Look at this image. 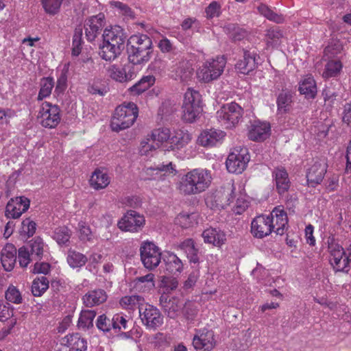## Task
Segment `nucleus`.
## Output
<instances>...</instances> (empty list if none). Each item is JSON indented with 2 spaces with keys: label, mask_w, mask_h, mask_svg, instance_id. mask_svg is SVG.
<instances>
[{
  "label": "nucleus",
  "mask_w": 351,
  "mask_h": 351,
  "mask_svg": "<svg viewBox=\"0 0 351 351\" xmlns=\"http://www.w3.org/2000/svg\"><path fill=\"white\" fill-rule=\"evenodd\" d=\"M212 179L210 171L205 169H194L180 178L176 189L184 196L198 195L209 188Z\"/></svg>",
  "instance_id": "1"
},
{
  "label": "nucleus",
  "mask_w": 351,
  "mask_h": 351,
  "mask_svg": "<svg viewBox=\"0 0 351 351\" xmlns=\"http://www.w3.org/2000/svg\"><path fill=\"white\" fill-rule=\"evenodd\" d=\"M154 52L152 39L145 34L130 36L128 45V60L133 64H145L148 62Z\"/></svg>",
  "instance_id": "2"
},
{
  "label": "nucleus",
  "mask_w": 351,
  "mask_h": 351,
  "mask_svg": "<svg viewBox=\"0 0 351 351\" xmlns=\"http://www.w3.org/2000/svg\"><path fill=\"white\" fill-rule=\"evenodd\" d=\"M138 109L133 102L124 103L118 106L111 120L110 126L113 131L119 132L131 127L135 122Z\"/></svg>",
  "instance_id": "3"
},
{
  "label": "nucleus",
  "mask_w": 351,
  "mask_h": 351,
  "mask_svg": "<svg viewBox=\"0 0 351 351\" xmlns=\"http://www.w3.org/2000/svg\"><path fill=\"white\" fill-rule=\"evenodd\" d=\"M243 115V109L237 103L224 104L216 112L219 123L226 129H232L239 124Z\"/></svg>",
  "instance_id": "4"
},
{
  "label": "nucleus",
  "mask_w": 351,
  "mask_h": 351,
  "mask_svg": "<svg viewBox=\"0 0 351 351\" xmlns=\"http://www.w3.org/2000/svg\"><path fill=\"white\" fill-rule=\"evenodd\" d=\"M226 64L223 56H217L204 62L197 71V78L205 83L217 80L223 73Z\"/></svg>",
  "instance_id": "5"
},
{
  "label": "nucleus",
  "mask_w": 351,
  "mask_h": 351,
  "mask_svg": "<svg viewBox=\"0 0 351 351\" xmlns=\"http://www.w3.org/2000/svg\"><path fill=\"white\" fill-rule=\"evenodd\" d=\"M38 120L46 128H55L60 122V110L57 105L43 102L40 107Z\"/></svg>",
  "instance_id": "6"
},
{
  "label": "nucleus",
  "mask_w": 351,
  "mask_h": 351,
  "mask_svg": "<svg viewBox=\"0 0 351 351\" xmlns=\"http://www.w3.org/2000/svg\"><path fill=\"white\" fill-rule=\"evenodd\" d=\"M250 161V156L246 147H236L228 155L226 165L228 171L232 173H241Z\"/></svg>",
  "instance_id": "7"
},
{
  "label": "nucleus",
  "mask_w": 351,
  "mask_h": 351,
  "mask_svg": "<svg viewBox=\"0 0 351 351\" xmlns=\"http://www.w3.org/2000/svg\"><path fill=\"white\" fill-rule=\"evenodd\" d=\"M140 255L142 263L149 270L155 269L161 261V252L152 242L145 241L141 244Z\"/></svg>",
  "instance_id": "8"
},
{
  "label": "nucleus",
  "mask_w": 351,
  "mask_h": 351,
  "mask_svg": "<svg viewBox=\"0 0 351 351\" xmlns=\"http://www.w3.org/2000/svg\"><path fill=\"white\" fill-rule=\"evenodd\" d=\"M139 315L143 324L149 330H156L163 324V316L156 307L145 303L140 307Z\"/></svg>",
  "instance_id": "9"
},
{
  "label": "nucleus",
  "mask_w": 351,
  "mask_h": 351,
  "mask_svg": "<svg viewBox=\"0 0 351 351\" xmlns=\"http://www.w3.org/2000/svg\"><path fill=\"white\" fill-rule=\"evenodd\" d=\"M330 263L335 271H346L350 263L349 256H346L343 248L338 244H331L329 247Z\"/></svg>",
  "instance_id": "10"
},
{
  "label": "nucleus",
  "mask_w": 351,
  "mask_h": 351,
  "mask_svg": "<svg viewBox=\"0 0 351 351\" xmlns=\"http://www.w3.org/2000/svg\"><path fill=\"white\" fill-rule=\"evenodd\" d=\"M107 72L113 80L121 83L131 81L136 77L134 66L130 64H125L123 67L112 64L108 68Z\"/></svg>",
  "instance_id": "11"
},
{
  "label": "nucleus",
  "mask_w": 351,
  "mask_h": 351,
  "mask_svg": "<svg viewBox=\"0 0 351 351\" xmlns=\"http://www.w3.org/2000/svg\"><path fill=\"white\" fill-rule=\"evenodd\" d=\"M104 25L105 16L102 13L88 19L84 24L85 34L87 40L90 42L95 40L101 33Z\"/></svg>",
  "instance_id": "12"
},
{
  "label": "nucleus",
  "mask_w": 351,
  "mask_h": 351,
  "mask_svg": "<svg viewBox=\"0 0 351 351\" xmlns=\"http://www.w3.org/2000/svg\"><path fill=\"white\" fill-rule=\"evenodd\" d=\"M226 132L220 130L210 129L202 131L197 138V143L205 147H211L221 144Z\"/></svg>",
  "instance_id": "13"
},
{
  "label": "nucleus",
  "mask_w": 351,
  "mask_h": 351,
  "mask_svg": "<svg viewBox=\"0 0 351 351\" xmlns=\"http://www.w3.org/2000/svg\"><path fill=\"white\" fill-rule=\"evenodd\" d=\"M29 200L25 197H16L11 199L5 208V216L8 218L17 219L29 207Z\"/></svg>",
  "instance_id": "14"
},
{
  "label": "nucleus",
  "mask_w": 351,
  "mask_h": 351,
  "mask_svg": "<svg viewBox=\"0 0 351 351\" xmlns=\"http://www.w3.org/2000/svg\"><path fill=\"white\" fill-rule=\"evenodd\" d=\"M215 344L214 333L212 330L198 331L193 339V345L197 351H209L214 348Z\"/></svg>",
  "instance_id": "15"
},
{
  "label": "nucleus",
  "mask_w": 351,
  "mask_h": 351,
  "mask_svg": "<svg viewBox=\"0 0 351 351\" xmlns=\"http://www.w3.org/2000/svg\"><path fill=\"white\" fill-rule=\"evenodd\" d=\"M103 41L123 49L126 38L123 29L118 25L106 29L102 35Z\"/></svg>",
  "instance_id": "16"
},
{
  "label": "nucleus",
  "mask_w": 351,
  "mask_h": 351,
  "mask_svg": "<svg viewBox=\"0 0 351 351\" xmlns=\"http://www.w3.org/2000/svg\"><path fill=\"white\" fill-rule=\"evenodd\" d=\"M256 56L257 54L256 53L244 50L243 58L237 62L235 69L242 74H250V72L254 71L257 67Z\"/></svg>",
  "instance_id": "17"
},
{
  "label": "nucleus",
  "mask_w": 351,
  "mask_h": 351,
  "mask_svg": "<svg viewBox=\"0 0 351 351\" xmlns=\"http://www.w3.org/2000/svg\"><path fill=\"white\" fill-rule=\"evenodd\" d=\"M171 72L176 80L188 82L192 78L193 69L189 61L181 59L173 66Z\"/></svg>",
  "instance_id": "18"
},
{
  "label": "nucleus",
  "mask_w": 351,
  "mask_h": 351,
  "mask_svg": "<svg viewBox=\"0 0 351 351\" xmlns=\"http://www.w3.org/2000/svg\"><path fill=\"white\" fill-rule=\"evenodd\" d=\"M159 301L167 316L171 319H175L180 314L184 305L182 301L179 299L169 298L166 295H162Z\"/></svg>",
  "instance_id": "19"
},
{
  "label": "nucleus",
  "mask_w": 351,
  "mask_h": 351,
  "mask_svg": "<svg viewBox=\"0 0 351 351\" xmlns=\"http://www.w3.org/2000/svg\"><path fill=\"white\" fill-rule=\"evenodd\" d=\"M327 170V165L324 162H315L306 173L307 182L309 186L315 187L321 183Z\"/></svg>",
  "instance_id": "20"
},
{
  "label": "nucleus",
  "mask_w": 351,
  "mask_h": 351,
  "mask_svg": "<svg viewBox=\"0 0 351 351\" xmlns=\"http://www.w3.org/2000/svg\"><path fill=\"white\" fill-rule=\"evenodd\" d=\"M145 173L147 176H150V178H149L150 180H164L167 176L170 174L174 176L176 173V170L172 162H170L166 165L162 163L156 167H148Z\"/></svg>",
  "instance_id": "21"
},
{
  "label": "nucleus",
  "mask_w": 351,
  "mask_h": 351,
  "mask_svg": "<svg viewBox=\"0 0 351 351\" xmlns=\"http://www.w3.org/2000/svg\"><path fill=\"white\" fill-rule=\"evenodd\" d=\"M60 345H64L71 351H86L87 341L80 334H70L60 340Z\"/></svg>",
  "instance_id": "22"
},
{
  "label": "nucleus",
  "mask_w": 351,
  "mask_h": 351,
  "mask_svg": "<svg viewBox=\"0 0 351 351\" xmlns=\"http://www.w3.org/2000/svg\"><path fill=\"white\" fill-rule=\"evenodd\" d=\"M270 134V125L268 123L255 121L248 132L250 139L254 141H263Z\"/></svg>",
  "instance_id": "23"
},
{
  "label": "nucleus",
  "mask_w": 351,
  "mask_h": 351,
  "mask_svg": "<svg viewBox=\"0 0 351 351\" xmlns=\"http://www.w3.org/2000/svg\"><path fill=\"white\" fill-rule=\"evenodd\" d=\"M16 261V249L12 244H7L2 249L1 262L6 271H12Z\"/></svg>",
  "instance_id": "24"
},
{
  "label": "nucleus",
  "mask_w": 351,
  "mask_h": 351,
  "mask_svg": "<svg viewBox=\"0 0 351 351\" xmlns=\"http://www.w3.org/2000/svg\"><path fill=\"white\" fill-rule=\"evenodd\" d=\"M106 292L101 289H94L88 291L82 298L84 305L87 307H93L99 305L107 300Z\"/></svg>",
  "instance_id": "25"
},
{
  "label": "nucleus",
  "mask_w": 351,
  "mask_h": 351,
  "mask_svg": "<svg viewBox=\"0 0 351 351\" xmlns=\"http://www.w3.org/2000/svg\"><path fill=\"white\" fill-rule=\"evenodd\" d=\"M277 191L280 195L286 193L290 187L288 173L284 168H276L272 173Z\"/></svg>",
  "instance_id": "26"
},
{
  "label": "nucleus",
  "mask_w": 351,
  "mask_h": 351,
  "mask_svg": "<svg viewBox=\"0 0 351 351\" xmlns=\"http://www.w3.org/2000/svg\"><path fill=\"white\" fill-rule=\"evenodd\" d=\"M274 221H252L251 232L255 237L263 238L269 235L273 230Z\"/></svg>",
  "instance_id": "27"
},
{
  "label": "nucleus",
  "mask_w": 351,
  "mask_h": 351,
  "mask_svg": "<svg viewBox=\"0 0 351 351\" xmlns=\"http://www.w3.org/2000/svg\"><path fill=\"white\" fill-rule=\"evenodd\" d=\"M299 91L306 98L313 99L317 95V86L315 80L311 75L303 77L299 84Z\"/></svg>",
  "instance_id": "28"
},
{
  "label": "nucleus",
  "mask_w": 351,
  "mask_h": 351,
  "mask_svg": "<svg viewBox=\"0 0 351 351\" xmlns=\"http://www.w3.org/2000/svg\"><path fill=\"white\" fill-rule=\"evenodd\" d=\"M191 140V135L182 130L175 131L171 133L168 150L180 149L187 145Z\"/></svg>",
  "instance_id": "29"
},
{
  "label": "nucleus",
  "mask_w": 351,
  "mask_h": 351,
  "mask_svg": "<svg viewBox=\"0 0 351 351\" xmlns=\"http://www.w3.org/2000/svg\"><path fill=\"white\" fill-rule=\"evenodd\" d=\"M163 261L165 265V269L169 274L176 275L182 271V262L175 254L168 253L165 255Z\"/></svg>",
  "instance_id": "30"
},
{
  "label": "nucleus",
  "mask_w": 351,
  "mask_h": 351,
  "mask_svg": "<svg viewBox=\"0 0 351 351\" xmlns=\"http://www.w3.org/2000/svg\"><path fill=\"white\" fill-rule=\"evenodd\" d=\"M89 182L92 188L100 190L107 187L110 180L106 172L97 169L92 173Z\"/></svg>",
  "instance_id": "31"
},
{
  "label": "nucleus",
  "mask_w": 351,
  "mask_h": 351,
  "mask_svg": "<svg viewBox=\"0 0 351 351\" xmlns=\"http://www.w3.org/2000/svg\"><path fill=\"white\" fill-rule=\"evenodd\" d=\"M178 248L186 254L190 263L195 264L199 263L198 252L194 241L192 239H187L180 243Z\"/></svg>",
  "instance_id": "32"
},
{
  "label": "nucleus",
  "mask_w": 351,
  "mask_h": 351,
  "mask_svg": "<svg viewBox=\"0 0 351 351\" xmlns=\"http://www.w3.org/2000/svg\"><path fill=\"white\" fill-rule=\"evenodd\" d=\"M202 237L205 243L213 244L215 246H220L226 241L225 234L216 228H208L202 233Z\"/></svg>",
  "instance_id": "33"
},
{
  "label": "nucleus",
  "mask_w": 351,
  "mask_h": 351,
  "mask_svg": "<svg viewBox=\"0 0 351 351\" xmlns=\"http://www.w3.org/2000/svg\"><path fill=\"white\" fill-rule=\"evenodd\" d=\"M293 94L287 90H282L277 97L276 104L280 113H287L291 108Z\"/></svg>",
  "instance_id": "34"
},
{
  "label": "nucleus",
  "mask_w": 351,
  "mask_h": 351,
  "mask_svg": "<svg viewBox=\"0 0 351 351\" xmlns=\"http://www.w3.org/2000/svg\"><path fill=\"white\" fill-rule=\"evenodd\" d=\"M99 49L100 57L106 61L115 60L123 51L117 47H115L114 45H110L104 41Z\"/></svg>",
  "instance_id": "35"
},
{
  "label": "nucleus",
  "mask_w": 351,
  "mask_h": 351,
  "mask_svg": "<svg viewBox=\"0 0 351 351\" xmlns=\"http://www.w3.org/2000/svg\"><path fill=\"white\" fill-rule=\"evenodd\" d=\"M121 306L126 309H134L143 306L145 303L144 298L137 295H126L123 297L119 302Z\"/></svg>",
  "instance_id": "36"
},
{
  "label": "nucleus",
  "mask_w": 351,
  "mask_h": 351,
  "mask_svg": "<svg viewBox=\"0 0 351 351\" xmlns=\"http://www.w3.org/2000/svg\"><path fill=\"white\" fill-rule=\"evenodd\" d=\"M88 261L87 257L74 250H69L67 252L66 261L71 268H80L84 266Z\"/></svg>",
  "instance_id": "37"
},
{
  "label": "nucleus",
  "mask_w": 351,
  "mask_h": 351,
  "mask_svg": "<svg viewBox=\"0 0 351 351\" xmlns=\"http://www.w3.org/2000/svg\"><path fill=\"white\" fill-rule=\"evenodd\" d=\"M154 274L149 273L147 275L136 277L133 282L134 287L140 291H145L154 287Z\"/></svg>",
  "instance_id": "38"
},
{
  "label": "nucleus",
  "mask_w": 351,
  "mask_h": 351,
  "mask_svg": "<svg viewBox=\"0 0 351 351\" xmlns=\"http://www.w3.org/2000/svg\"><path fill=\"white\" fill-rule=\"evenodd\" d=\"M45 246V245L43 240L39 237H35L31 240L29 243V247L30 249L29 251L32 258H34V260L36 261L41 260L43 256Z\"/></svg>",
  "instance_id": "39"
},
{
  "label": "nucleus",
  "mask_w": 351,
  "mask_h": 351,
  "mask_svg": "<svg viewBox=\"0 0 351 351\" xmlns=\"http://www.w3.org/2000/svg\"><path fill=\"white\" fill-rule=\"evenodd\" d=\"M183 119L187 122H193L199 115L202 111L201 104H183Z\"/></svg>",
  "instance_id": "40"
},
{
  "label": "nucleus",
  "mask_w": 351,
  "mask_h": 351,
  "mask_svg": "<svg viewBox=\"0 0 351 351\" xmlns=\"http://www.w3.org/2000/svg\"><path fill=\"white\" fill-rule=\"evenodd\" d=\"M235 187L232 183L226 184L217 193V196L220 199L221 203L223 204H230L235 197Z\"/></svg>",
  "instance_id": "41"
},
{
  "label": "nucleus",
  "mask_w": 351,
  "mask_h": 351,
  "mask_svg": "<svg viewBox=\"0 0 351 351\" xmlns=\"http://www.w3.org/2000/svg\"><path fill=\"white\" fill-rule=\"evenodd\" d=\"M154 82L155 77L153 75H147L131 86L129 90L134 95H139L147 90Z\"/></svg>",
  "instance_id": "42"
},
{
  "label": "nucleus",
  "mask_w": 351,
  "mask_h": 351,
  "mask_svg": "<svg viewBox=\"0 0 351 351\" xmlns=\"http://www.w3.org/2000/svg\"><path fill=\"white\" fill-rule=\"evenodd\" d=\"M40 90L37 97L38 101H41L50 96L51 90L54 87V80L53 77H43L40 82Z\"/></svg>",
  "instance_id": "43"
},
{
  "label": "nucleus",
  "mask_w": 351,
  "mask_h": 351,
  "mask_svg": "<svg viewBox=\"0 0 351 351\" xmlns=\"http://www.w3.org/2000/svg\"><path fill=\"white\" fill-rule=\"evenodd\" d=\"M96 312L93 310L82 311L78 319L77 326L80 328L87 330L93 326V319Z\"/></svg>",
  "instance_id": "44"
},
{
  "label": "nucleus",
  "mask_w": 351,
  "mask_h": 351,
  "mask_svg": "<svg viewBox=\"0 0 351 351\" xmlns=\"http://www.w3.org/2000/svg\"><path fill=\"white\" fill-rule=\"evenodd\" d=\"M49 280L45 276L36 278L32 284V293L36 297L41 296L49 288Z\"/></svg>",
  "instance_id": "45"
},
{
  "label": "nucleus",
  "mask_w": 351,
  "mask_h": 351,
  "mask_svg": "<svg viewBox=\"0 0 351 351\" xmlns=\"http://www.w3.org/2000/svg\"><path fill=\"white\" fill-rule=\"evenodd\" d=\"M171 132L167 128H160L154 130L150 136L159 146L164 143L169 144Z\"/></svg>",
  "instance_id": "46"
},
{
  "label": "nucleus",
  "mask_w": 351,
  "mask_h": 351,
  "mask_svg": "<svg viewBox=\"0 0 351 351\" xmlns=\"http://www.w3.org/2000/svg\"><path fill=\"white\" fill-rule=\"evenodd\" d=\"M341 69L342 64L339 60H334L328 61L325 66L322 76L326 79L336 77L340 73Z\"/></svg>",
  "instance_id": "47"
},
{
  "label": "nucleus",
  "mask_w": 351,
  "mask_h": 351,
  "mask_svg": "<svg viewBox=\"0 0 351 351\" xmlns=\"http://www.w3.org/2000/svg\"><path fill=\"white\" fill-rule=\"evenodd\" d=\"M71 236V230L65 226L58 227L54 230L53 238L60 245H67Z\"/></svg>",
  "instance_id": "48"
},
{
  "label": "nucleus",
  "mask_w": 351,
  "mask_h": 351,
  "mask_svg": "<svg viewBox=\"0 0 351 351\" xmlns=\"http://www.w3.org/2000/svg\"><path fill=\"white\" fill-rule=\"evenodd\" d=\"M145 225V221H118V228L123 232H138Z\"/></svg>",
  "instance_id": "49"
},
{
  "label": "nucleus",
  "mask_w": 351,
  "mask_h": 351,
  "mask_svg": "<svg viewBox=\"0 0 351 351\" xmlns=\"http://www.w3.org/2000/svg\"><path fill=\"white\" fill-rule=\"evenodd\" d=\"M257 9L261 15L269 21L277 23H282L284 21V18L282 15L274 12L265 4L261 3L258 6Z\"/></svg>",
  "instance_id": "50"
},
{
  "label": "nucleus",
  "mask_w": 351,
  "mask_h": 351,
  "mask_svg": "<svg viewBox=\"0 0 351 351\" xmlns=\"http://www.w3.org/2000/svg\"><path fill=\"white\" fill-rule=\"evenodd\" d=\"M257 9L261 15L269 21L277 23H282L284 21V18L282 15L274 12L265 4L261 3L258 6Z\"/></svg>",
  "instance_id": "51"
},
{
  "label": "nucleus",
  "mask_w": 351,
  "mask_h": 351,
  "mask_svg": "<svg viewBox=\"0 0 351 351\" xmlns=\"http://www.w3.org/2000/svg\"><path fill=\"white\" fill-rule=\"evenodd\" d=\"M114 316L110 319L105 314L99 315L96 321L97 328L104 332H110L111 330H114Z\"/></svg>",
  "instance_id": "52"
},
{
  "label": "nucleus",
  "mask_w": 351,
  "mask_h": 351,
  "mask_svg": "<svg viewBox=\"0 0 351 351\" xmlns=\"http://www.w3.org/2000/svg\"><path fill=\"white\" fill-rule=\"evenodd\" d=\"M282 36V32L278 27H274L267 29L265 34L267 45L268 46L278 45Z\"/></svg>",
  "instance_id": "53"
},
{
  "label": "nucleus",
  "mask_w": 351,
  "mask_h": 351,
  "mask_svg": "<svg viewBox=\"0 0 351 351\" xmlns=\"http://www.w3.org/2000/svg\"><path fill=\"white\" fill-rule=\"evenodd\" d=\"M63 0H41L45 11L49 14L54 15L60 10Z\"/></svg>",
  "instance_id": "54"
},
{
  "label": "nucleus",
  "mask_w": 351,
  "mask_h": 351,
  "mask_svg": "<svg viewBox=\"0 0 351 351\" xmlns=\"http://www.w3.org/2000/svg\"><path fill=\"white\" fill-rule=\"evenodd\" d=\"M159 147L160 146L150 136L141 142L140 153L141 155L148 156Z\"/></svg>",
  "instance_id": "55"
},
{
  "label": "nucleus",
  "mask_w": 351,
  "mask_h": 351,
  "mask_svg": "<svg viewBox=\"0 0 351 351\" xmlns=\"http://www.w3.org/2000/svg\"><path fill=\"white\" fill-rule=\"evenodd\" d=\"M82 29H76L73 37L72 43V55L73 56H77L81 53L82 43Z\"/></svg>",
  "instance_id": "56"
},
{
  "label": "nucleus",
  "mask_w": 351,
  "mask_h": 351,
  "mask_svg": "<svg viewBox=\"0 0 351 351\" xmlns=\"http://www.w3.org/2000/svg\"><path fill=\"white\" fill-rule=\"evenodd\" d=\"M5 298L8 301L14 303H22V296L20 291L13 285L10 286L5 291Z\"/></svg>",
  "instance_id": "57"
},
{
  "label": "nucleus",
  "mask_w": 351,
  "mask_h": 351,
  "mask_svg": "<svg viewBox=\"0 0 351 351\" xmlns=\"http://www.w3.org/2000/svg\"><path fill=\"white\" fill-rule=\"evenodd\" d=\"M183 104H201V95L199 92L189 88L184 93Z\"/></svg>",
  "instance_id": "58"
},
{
  "label": "nucleus",
  "mask_w": 351,
  "mask_h": 351,
  "mask_svg": "<svg viewBox=\"0 0 351 351\" xmlns=\"http://www.w3.org/2000/svg\"><path fill=\"white\" fill-rule=\"evenodd\" d=\"M80 238L82 241H90L93 232L86 221H80L78 224Z\"/></svg>",
  "instance_id": "59"
},
{
  "label": "nucleus",
  "mask_w": 351,
  "mask_h": 351,
  "mask_svg": "<svg viewBox=\"0 0 351 351\" xmlns=\"http://www.w3.org/2000/svg\"><path fill=\"white\" fill-rule=\"evenodd\" d=\"M36 230L34 221H22L20 233L21 235L30 237L34 235Z\"/></svg>",
  "instance_id": "60"
},
{
  "label": "nucleus",
  "mask_w": 351,
  "mask_h": 351,
  "mask_svg": "<svg viewBox=\"0 0 351 351\" xmlns=\"http://www.w3.org/2000/svg\"><path fill=\"white\" fill-rule=\"evenodd\" d=\"M31 254L26 247H21L19 250V263L21 267H26L34 258H30Z\"/></svg>",
  "instance_id": "61"
},
{
  "label": "nucleus",
  "mask_w": 351,
  "mask_h": 351,
  "mask_svg": "<svg viewBox=\"0 0 351 351\" xmlns=\"http://www.w3.org/2000/svg\"><path fill=\"white\" fill-rule=\"evenodd\" d=\"M182 313L187 320L192 321L197 314V310L193 304L191 302L185 303L182 308Z\"/></svg>",
  "instance_id": "62"
},
{
  "label": "nucleus",
  "mask_w": 351,
  "mask_h": 351,
  "mask_svg": "<svg viewBox=\"0 0 351 351\" xmlns=\"http://www.w3.org/2000/svg\"><path fill=\"white\" fill-rule=\"evenodd\" d=\"M112 5L118 9L119 13L128 19H134V14L132 9L126 4L120 1H113Z\"/></svg>",
  "instance_id": "63"
},
{
  "label": "nucleus",
  "mask_w": 351,
  "mask_h": 351,
  "mask_svg": "<svg viewBox=\"0 0 351 351\" xmlns=\"http://www.w3.org/2000/svg\"><path fill=\"white\" fill-rule=\"evenodd\" d=\"M205 12L208 19L217 17L221 13V5L217 1H212L206 7Z\"/></svg>",
  "instance_id": "64"
}]
</instances>
